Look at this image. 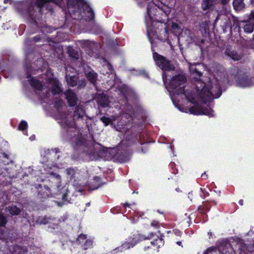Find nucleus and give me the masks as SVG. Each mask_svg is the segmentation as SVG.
<instances>
[{
	"label": "nucleus",
	"mask_w": 254,
	"mask_h": 254,
	"mask_svg": "<svg viewBox=\"0 0 254 254\" xmlns=\"http://www.w3.org/2000/svg\"><path fill=\"white\" fill-rule=\"evenodd\" d=\"M186 80V77L183 75H179L174 77L169 84V88L168 89L170 92H172L171 98L175 103L178 101L179 96L182 98L185 97L191 103H194L200 98L207 101L213 98H217L221 95V92L220 86L215 85L213 87L211 91L209 90V84L207 85L201 81H198L196 84L197 92L196 94L194 91L184 90V84Z\"/></svg>",
	"instance_id": "1"
},
{
	"label": "nucleus",
	"mask_w": 254,
	"mask_h": 254,
	"mask_svg": "<svg viewBox=\"0 0 254 254\" xmlns=\"http://www.w3.org/2000/svg\"><path fill=\"white\" fill-rule=\"evenodd\" d=\"M153 58L156 64L163 70H171L174 69V67L173 64L157 53H153Z\"/></svg>",
	"instance_id": "2"
},
{
	"label": "nucleus",
	"mask_w": 254,
	"mask_h": 254,
	"mask_svg": "<svg viewBox=\"0 0 254 254\" xmlns=\"http://www.w3.org/2000/svg\"><path fill=\"white\" fill-rule=\"evenodd\" d=\"M183 111L186 113L190 112V114L196 115H205L209 117H212L213 116V111L209 109H204L199 106H194L191 108L183 110Z\"/></svg>",
	"instance_id": "3"
},
{
	"label": "nucleus",
	"mask_w": 254,
	"mask_h": 254,
	"mask_svg": "<svg viewBox=\"0 0 254 254\" xmlns=\"http://www.w3.org/2000/svg\"><path fill=\"white\" fill-rule=\"evenodd\" d=\"M46 88L51 91L53 94H59L61 91V89L59 86V82L56 79H51L49 83L48 86Z\"/></svg>",
	"instance_id": "4"
},
{
	"label": "nucleus",
	"mask_w": 254,
	"mask_h": 254,
	"mask_svg": "<svg viewBox=\"0 0 254 254\" xmlns=\"http://www.w3.org/2000/svg\"><path fill=\"white\" fill-rule=\"evenodd\" d=\"M65 95L69 105L70 106H73L76 104L77 98L74 93H73L71 90H68L65 92Z\"/></svg>",
	"instance_id": "5"
},
{
	"label": "nucleus",
	"mask_w": 254,
	"mask_h": 254,
	"mask_svg": "<svg viewBox=\"0 0 254 254\" xmlns=\"http://www.w3.org/2000/svg\"><path fill=\"white\" fill-rule=\"evenodd\" d=\"M146 26H147V35L148 38L151 42L152 43V39L153 38L154 35L156 34V31H154L151 27V23H150L149 21L146 20Z\"/></svg>",
	"instance_id": "6"
},
{
	"label": "nucleus",
	"mask_w": 254,
	"mask_h": 254,
	"mask_svg": "<svg viewBox=\"0 0 254 254\" xmlns=\"http://www.w3.org/2000/svg\"><path fill=\"white\" fill-rule=\"evenodd\" d=\"M189 67L190 71L192 74V77L195 79L197 80L198 78L201 76V73L196 70V65L195 64H191Z\"/></svg>",
	"instance_id": "7"
},
{
	"label": "nucleus",
	"mask_w": 254,
	"mask_h": 254,
	"mask_svg": "<svg viewBox=\"0 0 254 254\" xmlns=\"http://www.w3.org/2000/svg\"><path fill=\"white\" fill-rule=\"evenodd\" d=\"M233 6L236 10H241L244 7L243 0H234L233 1Z\"/></svg>",
	"instance_id": "8"
},
{
	"label": "nucleus",
	"mask_w": 254,
	"mask_h": 254,
	"mask_svg": "<svg viewBox=\"0 0 254 254\" xmlns=\"http://www.w3.org/2000/svg\"><path fill=\"white\" fill-rule=\"evenodd\" d=\"M30 84L32 86L35 87L36 89L38 90H42L43 89H45L46 88L43 85H42L41 83L38 80L32 78L30 80Z\"/></svg>",
	"instance_id": "9"
},
{
	"label": "nucleus",
	"mask_w": 254,
	"mask_h": 254,
	"mask_svg": "<svg viewBox=\"0 0 254 254\" xmlns=\"http://www.w3.org/2000/svg\"><path fill=\"white\" fill-rule=\"evenodd\" d=\"M67 83L71 86H74L77 84V78L75 76L66 75Z\"/></svg>",
	"instance_id": "10"
},
{
	"label": "nucleus",
	"mask_w": 254,
	"mask_h": 254,
	"mask_svg": "<svg viewBox=\"0 0 254 254\" xmlns=\"http://www.w3.org/2000/svg\"><path fill=\"white\" fill-rule=\"evenodd\" d=\"M213 0H203L202 3V8L204 10L208 9L212 5H213Z\"/></svg>",
	"instance_id": "11"
},
{
	"label": "nucleus",
	"mask_w": 254,
	"mask_h": 254,
	"mask_svg": "<svg viewBox=\"0 0 254 254\" xmlns=\"http://www.w3.org/2000/svg\"><path fill=\"white\" fill-rule=\"evenodd\" d=\"M98 102L103 107H106L108 105V98L105 95L101 96V98H99Z\"/></svg>",
	"instance_id": "12"
},
{
	"label": "nucleus",
	"mask_w": 254,
	"mask_h": 254,
	"mask_svg": "<svg viewBox=\"0 0 254 254\" xmlns=\"http://www.w3.org/2000/svg\"><path fill=\"white\" fill-rule=\"evenodd\" d=\"M254 23L251 22L245 25L244 27L245 32L247 33H252L254 30Z\"/></svg>",
	"instance_id": "13"
},
{
	"label": "nucleus",
	"mask_w": 254,
	"mask_h": 254,
	"mask_svg": "<svg viewBox=\"0 0 254 254\" xmlns=\"http://www.w3.org/2000/svg\"><path fill=\"white\" fill-rule=\"evenodd\" d=\"M86 74L91 82L94 83L96 78V74L93 70H91L88 73Z\"/></svg>",
	"instance_id": "14"
},
{
	"label": "nucleus",
	"mask_w": 254,
	"mask_h": 254,
	"mask_svg": "<svg viewBox=\"0 0 254 254\" xmlns=\"http://www.w3.org/2000/svg\"><path fill=\"white\" fill-rule=\"evenodd\" d=\"M8 211H9V213L12 215L18 214L20 212V210L15 206H13L9 207L8 208Z\"/></svg>",
	"instance_id": "15"
},
{
	"label": "nucleus",
	"mask_w": 254,
	"mask_h": 254,
	"mask_svg": "<svg viewBox=\"0 0 254 254\" xmlns=\"http://www.w3.org/2000/svg\"><path fill=\"white\" fill-rule=\"evenodd\" d=\"M137 241L135 240L133 243H131V244L130 245L129 244V243L127 242L124 243L122 246V251L123 250H127L130 248L133 247L137 243Z\"/></svg>",
	"instance_id": "16"
},
{
	"label": "nucleus",
	"mask_w": 254,
	"mask_h": 254,
	"mask_svg": "<svg viewBox=\"0 0 254 254\" xmlns=\"http://www.w3.org/2000/svg\"><path fill=\"white\" fill-rule=\"evenodd\" d=\"M151 243L154 246H158V247H160L161 246L163 245L164 242L162 239L158 238L155 241L151 242Z\"/></svg>",
	"instance_id": "17"
},
{
	"label": "nucleus",
	"mask_w": 254,
	"mask_h": 254,
	"mask_svg": "<svg viewBox=\"0 0 254 254\" xmlns=\"http://www.w3.org/2000/svg\"><path fill=\"white\" fill-rule=\"evenodd\" d=\"M27 127V123L26 122L23 121L20 123L18 126V129L20 130H24Z\"/></svg>",
	"instance_id": "18"
},
{
	"label": "nucleus",
	"mask_w": 254,
	"mask_h": 254,
	"mask_svg": "<svg viewBox=\"0 0 254 254\" xmlns=\"http://www.w3.org/2000/svg\"><path fill=\"white\" fill-rule=\"evenodd\" d=\"M101 120L105 126H108L112 122V120L111 119L105 117L102 118Z\"/></svg>",
	"instance_id": "19"
},
{
	"label": "nucleus",
	"mask_w": 254,
	"mask_h": 254,
	"mask_svg": "<svg viewBox=\"0 0 254 254\" xmlns=\"http://www.w3.org/2000/svg\"><path fill=\"white\" fill-rule=\"evenodd\" d=\"M249 81L246 79H243L242 80L241 82L239 83V86L242 87H246L250 86V84L249 83Z\"/></svg>",
	"instance_id": "20"
},
{
	"label": "nucleus",
	"mask_w": 254,
	"mask_h": 254,
	"mask_svg": "<svg viewBox=\"0 0 254 254\" xmlns=\"http://www.w3.org/2000/svg\"><path fill=\"white\" fill-rule=\"evenodd\" d=\"M228 55L234 60L237 61L240 59V56L234 52L229 53Z\"/></svg>",
	"instance_id": "21"
},
{
	"label": "nucleus",
	"mask_w": 254,
	"mask_h": 254,
	"mask_svg": "<svg viewBox=\"0 0 254 254\" xmlns=\"http://www.w3.org/2000/svg\"><path fill=\"white\" fill-rule=\"evenodd\" d=\"M66 174L69 176L70 177H72L75 173V171L74 169L69 168L68 169H67L66 171Z\"/></svg>",
	"instance_id": "22"
},
{
	"label": "nucleus",
	"mask_w": 254,
	"mask_h": 254,
	"mask_svg": "<svg viewBox=\"0 0 254 254\" xmlns=\"http://www.w3.org/2000/svg\"><path fill=\"white\" fill-rule=\"evenodd\" d=\"M5 223V220L4 217L0 214V226L4 225Z\"/></svg>",
	"instance_id": "23"
},
{
	"label": "nucleus",
	"mask_w": 254,
	"mask_h": 254,
	"mask_svg": "<svg viewBox=\"0 0 254 254\" xmlns=\"http://www.w3.org/2000/svg\"><path fill=\"white\" fill-rule=\"evenodd\" d=\"M250 19L251 22L254 21V11H252L250 14Z\"/></svg>",
	"instance_id": "24"
},
{
	"label": "nucleus",
	"mask_w": 254,
	"mask_h": 254,
	"mask_svg": "<svg viewBox=\"0 0 254 254\" xmlns=\"http://www.w3.org/2000/svg\"><path fill=\"white\" fill-rule=\"evenodd\" d=\"M162 78H163V80L164 84L166 85L167 79H166V77L165 74L164 73H163V74H162Z\"/></svg>",
	"instance_id": "25"
},
{
	"label": "nucleus",
	"mask_w": 254,
	"mask_h": 254,
	"mask_svg": "<svg viewBox=\"0 0 254 254\" xmlns=\"http://www.w3.org/2000/svg\"><path fill=\"white\" fill-rule=\"evenodd\" d=\"M86 238L85 237V235H80L79 237H78V241H79V242H80V240L81 239H85Z\"/></svg>",
	"instance_id": "26"
},
{
	"label": "nucleus",
	"mask_w": 254,
	"mask_h": 254,
	"mask_svg": "<svg viewBox=\"0 0 254 254\" xmlns=\"http://www.w3.org/2000/svg\"><path fill=\"white\" fill-rule=\"evenodd\" d=\"M62 126H64L65 127L67 126H70V127H71L72 125H70L69 124L67 123L66 122H63L62 123Z\"/></svg>",
	"instance_id": "27"
},
{
	"label": "nucleus",
	"mask_w": 254,
	"mask_h": 254,
	"mask_svg": "<svg viewBox=\"0 0 254 254\" xmlns=\"http://www.w3.org/2000/svg\"><path fill=\"white\" fill-rule=\"evenodd\" d=\"M48 173L52 176H55L57 178L60 177V176L59 175H56L55 173H54L53 172H49Z\"/></svg>",
	"instance_id": "28"
},
{
	"label": "nucleus",
	"mask_w": 254,
	"mask_h": 254,
	"mask_svg": "<svg viewBox=\"0 0 254 254\" xmlns=\"http://www.w3.org/2000/svg\"><path fill=\"white\" fill-rule=\"evenodd\" d=\"M163 32H164V33H165V37H164V38H162V37H159V38H160L161 40L165 39H166V38H167V37H168V36H167V33L166 31H163Z\"/></svg>",
	"instance_id": "29"
},
{
	"label": "nucleus",
	"mask_w": 254,
	"mask_h": 254,
	"mask_svg": "<svg viewBox=\"0 0 254 254\" xmlns=\"http://www.w3.org/2000/svg\"><path fill=\"white\" fill-rule=\"evenodd\" d=\"M84 114V112L81 111V113L77 114V113H76V115L78 116L79 118L82 117Z\"/></svg>",
	"instance_id": "30"
},
{
	"label": "nucleus",
	"mask_w": 254,
	"mask_h": 254,
	"mask_svg": "<svg viewBox=\"0 0 254 254\" xmlns=\"http://www.w3.org/2000/svg\"><path fill=\"white\" fill-rule=\"evenodd\" d=\"M86 245L91 246L92 245V242L90 241H86Z\"/></svg>",
	"instance_id": "31"
},
{
	"label": "nucleus",
	"mask_w": 254,
	"mask_h": 254,
	"mask_svg": "<svg viewBox=\"0 0 254 254\" xmlns=\"http://www.w3.org/2000/svg\"><path fill=\"white\" fill-rule=\"evenodd\" d=\"M147 14L149 17H150V10L149 9H147Z\"/></svg>",
	"instance_id": "32"
},
{
	"label": "nucleus",
	"mask_w": 254,
	"mask_h": 254,
	"mask_svg": "<svg viewBox=\"0 0 254 254\" xmlns=\"http://www.w3.org/2000/svg\"><path fill=\"white\" fill-rule=\"evenodd\" d=\"M106 66L107 67H108L109 68V69H110V65H109L108 64H106Z\"/></svg>",
	"instance_id": "33"
},
{
	"label": "nucleus",
	"mask_w": 254,
	"mask_h": 254,
	"mask_svg": "<svg viewBox=\"0 0 254 254\" xmlns=\"http://www.w3.org/2000/svg\"><path fill=\"white\" fill-rule=\"evenodd\" d=\"M239 203L241 204V205H242L243 204V200H240L239 201Z\"/></svg>",
	"instance_id": "34"
},
{
	"label": "nucleus",
	"mask_w": 254,
	"mask_h": 254,
	"mask_svg": "<svg viewBox=\"0 0 254 254\" xmlns=\"http://www.w3.org/2000/svg\"><path fill=\"white\" fill-rule=\"evenodd\" d=\"M177 244H178V245H181V242H177Z\"/></svg>",
	"instance_id": "35"
},
{
	"label": "nucleus",
	"mask_w": 254,
	"mask_h": 254,
	"mask_svg": "<svg viewBox=\"0 0 254 254\" xmlns=\"http://www.w3.org/2000/svg\"><path fill=\"white\" fill-rule=\"evenodd\" d=\"M157 36V37H158V35H157V32L156 33V34L154 35V36Z\"/></svg>",
	"instance_id": "36"
},
{
	"label": "nucleus",
	"mask_w": 254,
	"mask_h": 254,
	"mask_svg": "<svg viewBox=\"0 0 254 254\" xmlns=\"http://www.w3.org/2000/svg\"><path fill=\"white\" fill-rule=\"evenodd\" d=\"M219 16H219L218 17H217L216 20H218V19H219Z\"/></svg>",
	"instance_id": "37"
},
{
	"label": "nucleus",
	"mask_w": 254,
	"mask_h": 254,
	"mask_svg": "<svg viewBox=\"0 0 254 254\" xmlns=\"http://www.w3.org/2000/svg\"><path fill=\"white\" fill-rule=\"evenodd\" d=\"M31 140H32L33 139V137H30Z\"/></svg>",
	"instance_id": "38"
},
{
	"label": "nucleus",
	"mask_w": 254,
	"mask_h": 254,
	"mask_svg": "<svg viewBox=\"0 0 254 254\" xmlns=\"http://www.w3.org/2000/svg\"><path fill=\"white\" fill-rule=\"evenodd\" d=\"M31 140H32L33 139V137H30Z\"/></svg>",
	"instance_id": "39"
},
{
	"label": "nucleus",
	"mask_w": 254,
	"mask_h": 254,
	"mask_svg": "<svg viewBox=\"0 0 254 254\" xmlns=\"http://www.w3.org/2000/svg\"><path fill=\"white\" fill-rule=\"evenodd\" d=\"M154 25H155V24L154 23V22H153L152 25L153 26Z\"/></svg>",
	"instance_id": "40"
}]
</instances>
